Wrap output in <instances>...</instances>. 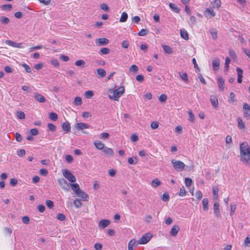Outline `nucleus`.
<instances>
[{"label":"nucleus","instance_id":"1a4fd4ad","mask_svg":"<svg viewBox=\"0 0 250 250\" xmlns=\"http://www.w3.org/2000/svg\"><path fill=\"white\" fill-rule=\"evenodd\" d=\"M78 199H76L74 200L71 198H69L68 202V207L73 208V207H75L76 208H78Z\"/></svg>","mask_w":250,"mask_h":250},{"label":"nucleus","instance_id":"5fc2aeb1","mask_svg":"<svg viewBox=\"0 0 250 250\" xmlns=\"http://www.w3.org/2000/svg\"><path fill=\"white\" fill-rule=\"evenodd\" d=\"M46 205L49 208H52L54 207L53 202L50 200H47L46 201Z\"/></svg>","mask_w":250,"mask_h":250},{"label":"nucleus","instance_id":"9d476101","mask_svg":"<svg viewBox=\"0 0 250 250\" xmlns=\"http://www.w3.org/2000/svg\"><path fill=\"white\" fill-rule=\"evenodd\" d=\"M108 40L104 38H99L96 40V43L97 45H106L108 44Z\"/></svg>","mask_w":250,"mask_h":250},{"label":"nucleus","instance_id":"c85d7f7f","mask_svg":"<svg viewBox=\"0 0 250 250\" xmlns=\"http://www.w3.org/2000/svg\"><path fill=\"white\" fill-rule=\"evenodd\" d=\"M98 74L101 77L103 78L106 75V71L102 68H99L97 69Z\"/></svg>","mask_w":250,"mask_h":250},{"label":"nucleus","instance_id":"72a5a7b5","mask_svg":"<svg viewBox=\"0 0 250 250\" xmlns=\"http://www.w3.org/2000/svg\"><path fill=\"white\" fill-rule=\"evenodd\" d=\"M110 52V49L106 47H104L100 49L99 53L101 55L108 54Z\"/></svg>","mask_w":250,"mask_h":250},{"label":"nucleus","instance_id":"3c124183","mask_svg":"<svg viewBox=\"0 0 250 250\" xmlns=\"http://www.w3.org/2000/svg\"><path fill=\"white\" fill-rule=\"evenodd\" d=\"M236 208V206L235 204H231L230 205V215L232 216L235 211Z\"/></svg>","mask_w":250,"mask_h":250},{"label":"nucleus","instance_id":"e433bc0d","mask_svg":"<svg viewBox=\"0 0 250 250\" xmlns=\"http://www.w3.org/2000/svg\"><path fill=\"white\" fill-rule=\"evenodd\" d=\"M70 185L75 193L78 195V184H72Z\"/></svg>","mask_w":250,"mask_h":250},{"label":"nucleus","instance_id":"c756f323","mask_svg":"<svg viewBox=\"0 0 250 250\" xmlns=\"http://www.w3.org/2000/svg\"><path fill=\"white\" fill-rule=\"evenodd\" d=\"M162 47H163L165 53H167V54L172 53V49L170 46L166 45H163Z\"/></svg>","mask_w":250,"mask_h":250},{"label":"nucleus","instance_id":"6e6552de","mask_svg":"<svg viewBox=\"0 0 250 250\" xmlns=\"http://www.w3.org/2000/svg\"><path fill=\"white\" fill-rule=\"evenodd\" d=\"M138 241L137 242L135 239L131 240L128 244V250H134L135 248H136L138 244Z\"/></svg>","mask_w":250,"mask_h":250},{"label":"nucleus","instance_id":"c9c22d12","mask_svg":"<svg viewBox=\"0 0 250 250\" xmlns=\"http://www.w3.org/2000/svg\"><path fill=\"white\" fill-rule=\"evenodd\" d=\"M236 100L235 99V94L233 92H231L229 94V97L228 100L229 102L233 103L236 102Z\"/></svg>","mask_w":250,"mask_h":250},{"label":"nucleus","instance_id":"20e7f679","mask_svg":"<svg viewBox=\"0 0 250 250\" xmlns=\"http://www.w3.org/2000/svg\"><path fill=\"white\" fill-rule=\"evenodd\" d=\"M62 173L63 176L66 179H67L69 182L73 183L76 181V179L75 177L67 169H62Z\"/></svg>","mask_w":250,"mask_h":250},{"label":"nucleus","instance_id":"774afa93","mask_svg":"<svg viewBox=\"0 0 250 250\" xmlns=\"http://www.w3.org/2000/svg\"><path fill=\"white\" fill-rule=\"evenodd\" d=\"M22 222L25 224H28L30 221V219L28 216H23L22 218Z\"/></svg>","mask_w":250,"mask_h":250},{"label":"nucleus","instance_id":"bb28decb","mask_svg":"<svg viewBox=\"0 0 250 250\" xmlns=\"http://www.w3.org/2000/svg\"><path fill=\"white\" fill-rule=\"evenodd\" d=\"M160 184L161 182L157 178L153 179L151 183V186L154 188L158 187L160 185Z\"/></svg>","mask_w":250,"mask_h":250},{"label":"nucleus","instance_id":"7c9ffc66","mask_svg":"<svg viewBox=\"0 0 250 250\" xmlns=\"http://www.w3.org/2000/svg\"><path fill=\"white\" fill-rule=\"evenodd\" d=\"M212 38L214 40H216L217 38V32L214 28H211L209 30Z\"/></svg>","mask_w":250,"mask_h":250},{"label":"nucleus","instance_id":"2eb2a0df","mask_svg":"<svg viewBox=\"0 0 250 250\" xmlns=\"http://www.w3.org/2000/svg\"><path fill=\"white\" fill-rule=\"evenodd\" d=\"M146 234L143 235L138 241L140 244H146L150 239V237L146 236Z\"/></svg>","mask_w":250,"mask_h":250},{"label":"nucleus","instance_id":"dca6fc26","mask_svg":"<svg viewBox=\"0 0 250 250\" xmlns=\"http://www.w3.org/2000/svg\"><path fill=\"white\" fill-rule=\"evenodd\" d=\"M179 229L180 228L178 225H174L170 230V235L172 236H176L179 231Z\"/></svg>","mask_w":250,"mask_h":250},{"label":"nucleus","instance_id":"37998d69","mask_svg":"<svg viewBox=\"0 0 250 250\" xmlns=\"http://www.w3.org/2000/svg\"><path fill=\"white\" fill-rule=\"evenodd\" d=\"M230 62V59L229 57H227L225 60V70L227 72L229 70V64Z\"/></svg>","mask_w":250,"mask_h":250},{"label":"nucleus","instance_id":"052dcab7","mask_svg":"<svg viewBox=\"0 0 250 250\" xmlns=\"http://www.w3.org/2000/svg\"><path fill=\"white\" fill-rule=\"evenodd\" d=\"M57 218L60 221H64L66 217L64 214L62 213H59L57 215Z\"/></svg>","mask_w":250,"mask_h":250},{"label":"nucleus","instance_id":"b1692460","mask_svg":"<svg viewBox=\"0 0 250 250\" xmlns=\"http://www.w3.org/2000/svg\"><path fill=\"white\" fill-rule=\"evenodd\" d=\"M203 209L205 211H207L208 209V198H204L202 201Z\"/></svg>","mask_w":250,"mask_h":250},{"label":"nucleus","instance_id":"ddd939ff","mask_svg":"<svg viewBox=\"0 0 250 250\" xmlns=\"http://www.w3.org/2000/svg\"><path fill=\"white\" fill-rule=\"evenodd\" d=\"M210 101L211 105L214 108H217L218 107V99L214 96H211Z\"/></svg>","mask_w":250,"mask_h":250},{"label":"nucleus","instance_id":"a19ab883","mask_svg":"<svg viewBox=\"0 0 250 250\" xmlns=\"http://www.w3.org/2000/svg\"><path fill=\"white\" fill-rule=\"evenodd\" d=\"M206 12L210 15L211 17H214L216 14L211 8H208L206 9Z\"/></svg>","mask_w":250,"mask_h":250},{"label":"nucleus","instance_id":"4c0bfd02","mask_svg":"<svg viewBox=\"0 0 250 250\" xmlns=\"http://www.w3.org/2000/svg\"><path fill=\"white\" fill-rule=\"evenodd\" d=\"M94 95V93L92 91L88 90L85 92L84 96L86 98L90 99Z\"/></svg>","mask_w":250,"mask_h":250},{"label":"nucleus","instance_id":"f8f14e48","mask_svg":"<svg viewBox=\"0 0 250 250\" xmlns=\"http://www.w3.org/2000/svg\"><path fill=\"white\" fill-rule=\"evenodd\" d=\"M220 61L217 58H215L212 60V67L214 71L217 70L219 68Z\"/></svg>","mask_w":250,"mask_h":250},{"label":"nucleus","instance_id":"f257e3e1","mask_svg":"<svg viewBox=\"0 0 250 250\" xmlns=\"http://www.w3.org/2000/svg\"><path fill=\"white\" fill-rule=\"evenodd\" d=\"M241 160L248 163L250 160V147L247 142H244L240 145Z\"/></svg>","mask_w":250,"mask_h":250},{"label":"nucleus","instance_id":"f3484780","mask_svg":"<svg viewBox=\"0 0 250 250\" xmlns=\"http://www.w3.org/2000/svg\"><path fill=\"white\" fill-rule=\"evenodd\" d=\"M103 152L106 155L112 156L114 154V151L111 148L105 146L103 149Z\"/></svg>","mask_w":250,"mask_h":250},{"label":"nucleus","instance_id":"603ef678","mask_svg":"<svg viewBox=\"0 0 250 250\" xmlns=\"http://www.w3.org/2000/svg\"><path fill=\"white\" fill-rule=\"evenodd\" d=\"M49 118L53 121H56L58 119V115L57 114L54 112L50 113L49 114Z\"/></svg>","mask_w":250,"mask_h":250},{"label":"nucleus","instance_id":"49530a36","mask_svg":"<svg viewBox=\"0 0 250 250\" xmlns=\"http://www.w3.org/2000/svg\"><path fill=\"white\" fill-rule=\"evenodd\" d=\"M185 183L186 186L188 187L192 184V181L190 178H186L185 180Z\"/></svg>","mask_w":250,"mask_h":250},{"label":"nucleus","instance_id":"cd10ccee","mask_svg":"<svg viewBox=\"0 0 250 250\" xmlns=\"http://www.w3.org/2000/svg\"><path fill=\"white\" fill-rule=\"evenodd\" d=\"M238 126L240 129H244L245 128V125L244 122L242 121L241 118H238L237 119Z\"/></svg>","mask_w":250,"mask_h":250},{"label":"nucleus","instance_id":"58836bf2","mask_svg":"<svg viewBox=\"0 0 250 250\" xmlns=\"http://www.w3.org/2000/svg\"><path fill=\"white\" fill-rule=\"evenodd\" d=\"M0 21L2 23L6 24L9 22L10 20L8 18L6 17L1 16L0 17Z\"/></svg>","mask_w":250,"mask_h":250},{"label":"nucleus","instance_id":"69168bd1","mask_svg":"<svg viewBox=\"0 0 250 250\" xmlns=\"http://www.w3.org/2000/svg\"><path fill=\"white\" fill-rule=\"evenodd\" d=\"M188 115H189V120L192 122H193L195 120V117H194L193 113L191 111H189L188 112Z\"/></svg>","mask_w":250,"mask_h":250},{"label":"nucleus","instance_id":"f704fd0d","mask_svg":"<svg viewBox=\"0 0 250 250\" xmlns=\"http://www.w3.org/2000/svg\"><path fill=\"white\" fill-rule=\"evenodd\" d=\"M62 127L63 129L67 132L70 131V126L68 123L64 122L62 124Z\"/></svg>","mask_w":250,"mask_h":250},{"label":"nucleus","instance_id":"39448f33","mask_svg":"<svg viewBox=\"0 0 250 250\" xmlns=\"http://www.w3.org/2000/svg\"><path fill=\"white\" fill-rule=\"evenodd\" d=\"M110 223L108 220L103 219L99 222L98 227L100 229H103L107 227Z\"/></svg>","mask_w":250,"mask_h":250},{"label":"nucleus","instance_id":"a211bd4d","mask_svg":"<svg viewBox=\"0 0 250 250\" xmlns=\"http://www.w3.org/2000/svg\"><path fill=\"white\" fill-rule=\"evenodd\" d=\"M79 130H82V133L87 134L88 132L85 131H83V129L89 128V125L85 123H79Z\"/></svg>","mask_w":250,"mask_h":250},{"label":"nucleus","instance_id":"473e14b6","mask_svg":"<svg viewBox=\"0 0 250 250\" xmlns=\"http://www.w3.org/2000/svg\"><path fill=\"white\" fill-rule=\"evenodd\" d=\"M139 68L135 64H133L130 66L129 68V71L130 72L136 73L138 71Z\"/></svg>","mask_w":250,"mask_h":250},{"label":"nucleus","instance_id":"0eeeda50","mask_svg":"<svg viewBox=\"0 0 250 250\" xmlns=\"http://www.w3.org/2000/svg\"><path fill=\"white\" fill-rule=\"evenodd\" d=\"M213 212L215 216L219 217L221 216L219 209V204L217 202H215L213 204Z\"/></svg>","mask_w":250,"mask_h":250},{"label":"nucleus","instance_id":"aec40b11","mask_svg":"<svg viewBox=\"0 0 250 250\" xmlns=\"http://www.w3.org/2000/svg\"><path fill=\"white\" fill-rule=\"evenodd\" d=\"M169 6L171 11L175 13H179L180 12V9L178 8L174 3H170L169 4Z\"/></svg>","mask_w":250,"mask_h":250},{"label":"nucleus","instance_id":"13d9d810","mask_svg":"<svg viewBox=\"0 0 250 250\" xmlns=\"http://www.w3.org/2000/svg\"><path fill=\"white\" fill-rule=\"evenodd\" d=\"M229 55L232 59L235 60L237 58V55L233 50H229Z\"/></svg>","mask_w":250,"mask_h":250},{"label":"nucleus","instance_id":"864d4df0","mask_svg":"<svg viewBox=\"0 0 250 250\" xmlns=\"http://www.w3.org/2000/svg\"><path fill=\"white\" fill-rule=\"evenodd\" d=\"M167 99V96L165 94H163L161 95L159 97V100L161 102H165Z\"/></svg>","mask_w":250,"mask_h":250},{"label":"nucleus","instance_id":"6ab92c4d","mask_svg":"<svg viewBox=\"0 0 250 250\" xmlns=\"http://www.w3.org/2000/svg\"><path fill=\"white\" fill-rule=\"evenodd\" d=\"M95 146L99 150H103L104 147V144L100 141H96L94 142Z\"/></svg>","mask_w":250,"mask_h":250},{"label":"nucleus","instance_id":"5701e85b","mask_svg":"<svg viewBox=\"0 0 250 250\" xmlns=\"http://www.w3.org/2000/svg\"><path fill=\"white\" fill-rule=\"evenodd\" d=\"M180 34H181V37L183 39H184L186 40H188V38H189L188 35L187 31L185 29H181L180 30Z\"/></svg>","mask_w":250,"mask_h":250},{"label":"nucleus","instance_id":"a878e982","mask_svg":"<svg viewBox=\"0 0 250 250\" xmlns=\"http://www.w3.org/2000/svg\"><path fill=\"white\" fill-rule=\"evenodd\" d=\"M179 75H180V77L181 78V79L182 80H183L185 82H186V83H188V82H189L188 78V76L186 73H185V72H184L182 73H180Z\"/></svg>","mask_w":250,"mask_h":250},{"label":"nucleus","instance_id":"09e8293b","mask_svg":"<svg viewBox=\"0 0 250 250\" xmlns=\"http://www.w3.org/2000/svg\"><path fill=\"white\" fill-rule=\"evenodd\" d=\"M221 2L220 0H214L213 2V7L214 8H218L220 7Z\"/></svg>","mask_w":250,"mask_h":250},{"label":"nucleus","instance_id":"393cba45","mask_svg":"<svg viewBox=\"0 0 250 250\" xmlns=\"http://www.w3.org/2000/svg\"><path fill=\"white\" fill-rule=\"evenodd\" d=\"M6 43L8 45L13 46V47H17V48H22L21 43H16V42H14L11 41H7Z\"/></svg>","mask_w":250,"mask_h":250},{"label":"nucleus","instance_id":"9b49d317","mask_svg":"<svg viewBox=\"0 0 250 250\" xmlns=\"http://www.w3.org/2000/svg\"><path fill=\"white\" fill-rule=\"evenodd\" d=\"M34 97L35 99L40 103H44L46 101L45 98L42 95L38 93H35L34 94Z\"/></svg>","mask_w":250,"mask_h":250},{"label":"nucleus","instance_id":"2f4dec72","mask_svg":"<svg viewBox=\"0 0 250 250\" xmlns=\"http://www.w3.org/2000/svg\"><path fill=\"white\" fill-rule=\"evenodd\" d=\"M128 18V15L127 13L125 12H124L121 15V17L120 19V21L122 22H125L127 21Z\"/></svg>","mask_w":250,"mask_h":250},{"label":"nucleus","instance_id":"c03bdc74","mask_svg":"<svg viewBox=\"0 0 250 250\" xmlns=\"http://www.w3.org/2000/svg\"><path fill=\"white\" fill-rule=\"evenodd\" d=\"M25 153L26 152L24 149H21L18 150L17 154L19 157H22L25 155Z\"/></svg>","mask_w":250,"mask_h":250},{"label":"nucleus","instance_id":"79ce46f5","mask_svg":"<svg viewBox=\"0 0 250 250\" xmlns=\"http://www.w3.org/2000/svg\"><path fill=\"white\" fill-rule=\"evenodd\" d=\"M109 136L110 135L108 133L103 132L100 135V138L103 140H105L109 138Z\"/></svg>","mask_w":250,"mask_h":250},{"label":"nucleus","instance_id":"8fccbe9b","mask_svg":"<svg viewBox=\"0 0 250 250\" xmlns=\"http://www.w3.org/2000/svg\"><path fill=\"white\" fill-rule=\"evenodd\" d=\"M148 33V30L146 29H142L138 33V35L140 36H144L146 35Z\"/></svg>","mask_w":250,"mask_h":250},{"label":"nucleus","instance_id":"a18cd8bd","mask_svg":"<svg viewBox=\"0 0 250 250\" xmlns=\"http://www.w3.org/2000/svg\"><path fill=\"white\" fill-rule=\"evenodd\" d=\"M127 161L129 164L131 165H135L137 163V160L136 158H133L132 157H130L128 159Z\"/></svg>","mask_w":250,"mask_h":250},{"label":"nucleus","instance_id":"338daca9","mask_svg":"<svg viewBox=\"0 0 250 250\" xmlns=\"http://www.w3.org/2000/svg\"><path fill=\"white\" fill-rule=\"evenodd\" d=\"M48 173V171L46 169L42 168L40 170V173L44 176H47Z\"/></svg>","mask_w":250,"mask_h":250},{"label":"nucleus","instance_id":"ea45409f","mask_svg":"<svg viewBox=\"0 0 250 250\" xmlns=\"http://www.w3.org/2000/svg\"><path fill=\"white\" fill-rule=\"evenodd\" d=\"M16 116L18 119H23L25 118V114L22 111H19L16 113Z\"/></svg>","mask_w":250,"mask_h":250},{"label":"nucleus","instance_id":"e2e57ef3","mask_svg":"<svg viewBox=\"0 0 250 250\" xmlns=\"http://www.w3.org/2000/svg\"><path fill=\"white\" fill-rule=\"evenodd\" d=\"M21 65L23 66V67L25 69L26 72H27V73L31 72V68L27 64L23 63Z\"/></svg>","mask_w":250,"mask_h":250},{"label":"nucleus","instance_id":"6e6d98bb","mask_svg":"<svg viewBox=\"0 0 250 250\" xmlns=\"http://www.w3.org/2000/svg\"><path fill=\"white\" fill-rule=\"evenodd\" d=\"M169 199V194L168 193L165 192L163 194L162 199L163 201H165V202L167 201H168Z\"/></svg>","mask_w":250,"mask_h":250},{"label":"nucleus","instance_id":"de8ad7c7","mask_svg":"<svg viewBox=\"0 0 250 250\" xmlns=\"http://www.w3.org/2000/svg\"><path fill=\"white\" fill-rule=\"evenodd\" d=\"M187 191L184 187H182L180 188V192L178 193V194L180 196H185L186 194Z\"/></svg>","mask_w":250,"mask_h":250},{"label":"nucleus","instance_id":"4be33fe9","mask_svg":"<svg viewBox=\"0 0 250 250\" xmlns=\"http://www.w3.org/2000/svg\"><path fill=\"white\" fill-rule=\"evenodd\" d=\"M212 189L213 199L217 200L218 198L219 188L218 187H213Z\"/></svg>","mask_w":250,"mask_h":250},{"label":"nucleus","instance_id":"0e129e2a","mask_svg":"<svg viewBox=\"0 0 250 250\" xmlns=\"http://www.w3.org/2000/svg\"><path fill=\"white\" fill-rule=\"evenodd\" d=\"M202 193L201 191L198 190L195 193V196L197 200L199 201L202 198Z\"/></svg>","mask_w":250,"mask_h":250},{"label":"nucleus","instance_id":"680f3d73","mask_svg":"<svg viewBox=\"0 0 250 250\" xmlns=\"http://www.w3.org/2000/svg\"><path fill=\"white\" fill-rule=\"evenodd\" d=\"M196 21V19L195 17L194 16H191L189 19V23L190 24H191L192 25H194Z\"/></svg>","mask_w":250,"mask_h":250},{"label":"nucleus","instance_id":"423d86ee","mask_svg":"<svg viewBox=\"0 0 250 250\" xmlns=\"http://www.w3.org/2000/svg\"><path fill=\"white\" fill-rule=\"evenodd\" d=\"M89 199V196L85 192L81 190L79 188V200L88 201Z\"/></svg>","mask_w":250,"mask_h":250},{"label":"nucleus","instance_id":"f03ea898","mask_svg":"<svg viewBox=\"0 0 250 250\" xmlns=\"http://www.w3.org/2000/svg\"><path fill=\"white\" fill-rule=\"evenodd\" d=\"M124 92L125 87L124 86H120L114 90L110 89L108 91V97L111 100L117 101Z\"/></svg>","mask_w":250,"mask_h":250},{"label":"nucleus","instance_id":"4468645a","mask_svg":"<svg viewBox=\"0 0 250 250\" xmlns=\"http://www.w3.org/2000/svg\"><path fill=\"white\" fill-rule=\"evenodd\" d=\"M59 185L62 187L64 190H68V185L65 180L63 179H59L58 180Z\"/></svg>","mask_w":250,"mask_h":250},{"label":"nucleus","instance_id":"7ed1b4c3","mask_svg":"<svg viewBox=\"0 0 250 250\" xmlns=\"http://www.w3.org/2000/svg\"><path fill=\"white\" fill-rule=\"evenodd\" d=\"M171 163L174 169L177 171H182L185 167V164L179 160L172 159L171 160Z\"/></svg>","mask_w":250,"mask_h":250},{"label":"nucleus","instance_id":"4d7b16f0","mask_svg":"<svg viewBox=\"0 0 250 250\" xmlns=\"http://www.w3.org/2000/svg\"><path fill=\"white\" fill-rule=\"evenodd\" d=\"M65 160L68 163H71L73 161V159L72 156L69 154H67L65 156Z\"/></svg>","mask_w":250,"mask_h":250},{"label":"nucleus","instance_id":"412c9836","mask_svg":"<svg viewBox=\"0 0 250 250\" xmlns=\"http://www.w3.org/2000/svg\"><path fill=\"white\" fill-rule=\"evenodd\" d=\"M217 82L219 88L224 90V80L222 77H219L217 79Z\"/></svg>","mask_w":250,"mask_h":250},{"label":"nucleus","instance_id":"bf43d9fd","mask_svg":"<svg viewBox=\"0 0 250 250\" xmlns=\"http://www.w3.org/2000/svg\"><path fill=\"white\" fill-rule=\"evenodd\" d=\"M1 8L4 10H10L12 8V6L11 4H3L1 6Z\"/></svg>","mask_w":250,"mask_h":250}]
</instances>
